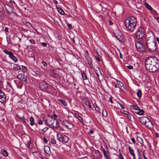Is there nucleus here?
Instances as JSON below:
<instances>
[{
	"instance_id": "052dcab7",
	"label": "nucleus",
	"mask_w": 159,
	"mask_h": 159,
	"mask_svg": "<svg viewBox=\"0 0 159 159\" xmlns=\"http://www.w3.org/2000/svg\"><path fill=\"white\" fill-rule=\"evenodd\" d=\"M124 114H125L127 116L128 115V114H129V113L128 112H127V111H124Z\"/></svg>"
},
{
	"instance_id": "9b49d317",
	"label": "nucleus",
	"mask_w": 159,
	"mask_h": 159,
	"mask_svg": "<svg viewBox=\"0 0 159 159\" xmlns=\"http://www.w3.org/2000/svg\"><path fill=\"white\" fill-rule=\"evenodd\" d=\"M114 34L115 36L119 40H120L121 38H123L122 37L123 36L122 34L121 31L119 30H116Z\"/></svg>"
},
{
	"instance_id": "473e14b6",
	"label": "nucleus",
	"mask_w": 159,
	"mask_h": 159,
	"mask_svg": "<svg viewBox=\"0 0 159 159\" xmlns=\"http://www.w3.org/2000/svg\"><path fill=\"white\" fill-rule=\"evenodd\" d=\"M16 86L18 88L21 89L22 88L23 86V84L21 82H19L18 84H16Z\"/></svg>"
},
{
	"instance_id": "6e6d98bb",
	"label": "nucleus",
	"mask_w": 159,
	"mask_h": 159,
	"mask_svg": "<svg viewBox=\"0 0 159 159\" xmlns=\"http://www.w3.org/2000/svg\"><path fill=\"white\" fill-rule=\"evenodd\" d=\"M131 140L132 141V142H133V143H135V139L134 138H131Z\"/></svg>"
},
{
	"instance_id": "4468645a",
	"label": "nucleus",
	"mask_w": 159,
	"mask_h": 159,
	"mask_svg": "<svg viewBox=\"0 0 159 159\" xmlns=\"http://www.w3.org/2000/svg\"><path fill=\"white\" fill-rule=\"evenodd\" d=\"M149 119L146 116H142L140 117L139 119L141 123L144 125L147 123V122H148V121Z\"/></svg>"
},
{
	"instance_id": "39448f33",
	"label": "nucleus",
	"mask_w": 159,
	"mask_h": 159,
	"mask_svg": "<svg viewBox=\"0 0 159 159\" xmlns=\"http://www.w3.org/2000/svg\"><path fill=\"white\" fill-rule=\"evenodd\" d=\"M146 69L151 72H154L159 69V62L155 63L154 65H145Z\"/></svg>"
},
{
	"instance_id": "79ce46f5",
	"label": "nucleus",
	"mask_w": 159,
	"mask_h": 159,
	"mask_svg": "<svg viewBox=\"0 0 159 159\" xmlns=\"http://www.w3.org/2000/svg\"><path fill=\"white\" fill-rule=\"evenodd\" d=\"M152 14L154 15V18H155V16H158V14L157 11L154 10L153 11Z\"/></svg>"
},
{
	"instance_id": "f3484780",
	"label": "nucleus",
	"mask_w": 159,
	"mask_h": 159,
	"mask_svg": "<svg viewBox=\"0 0 159 159\" xmlns=\"http://www.w3.org/2000/svg\"><path fill=\"white\" fill-rule=\"evenodd\" d=\"M44 151L48 155H50L51 154V152L50 147L48 146H46L44 148Z\"/></svg>"
},
{
	"instance_id": "4d7b16f0",
	"label": "nucleus",
	"mask_w": 159,
	"mask_h": 159,
	"mask_svg": "<svg viewBox=\"0 0 159 159\" xmlns=\"http://www.w3.org/2000/svg\"><path fill=\"white\" fill-rule=\"evenodd\" d=\"M42 63L43 64V65L45 67V66H47V63H46L45 62L43 61Z\"/></svg>"
},
{
	"instance_id": "5701e85b",
	"label": "nucleus",
	"mask_w": 159,
	"mask_h": 159,
	"mask_svg": "<svg viewBox=\"0 0 159 159\" xmlns=\"http://www.w3.org/2000/svg\"><path fill=\"white\" fill-rule=\"evenodd\" d=\"M138 111L135 112V113L139 115H143L144 113V111L143 110L140 109L138 110Z\"/></svg>"
},
{
	"instance_id": "a211bd4d",
	"label": "nucleus",
	"mask_w": 159,
	"mask_h": 159,
	"mask_svg": "<svg viewBox=\"0 0 159 159\" xmlns=\"http://www.w3.org/2000/svg\"><path fill=\"white\" fill-rule=\"evenodd\" d=\"M102 150L103 152V155L107 159H110V157L109 156L108 152H107L104 148H102Z\"/></svg>"
},
{
	"instance_id": "bb28decb",
	"label": "nucleus",
	"mask_w": 159,
	"mask_h": 159,
	"mask_svg": "<svg viewBox=\"0 0 159 159\" xmlns=\"http://www.w3.org/2000/svg\"><path fill=\"white\" fill-rule=\"evenodd\" d=\"M145 6L149 10L152 11V7L147 3H145L144 4Z\"/></svg>"
},
{
	"instance_id": "e2e57ef3",
	"label": "nucleus",
	"mask_w": 159,
	"mask_h": 159,
	"mask_svg": "<svg viewBox=\"0 0 159 159\" xmlns=\"http://www.w3.org/2000/svg\"><path fill=\"white\" fill-rule=\"evenodd\" d=\"M44 141L45 143H47L48 142V140L45 137H44Z\"/></svg>"
},
{
	"instance_id": "c9c22d12",
	"label": "nucleus",
	"mask_w": 159,
	"mask_h": 159,
	"mask_svg": "<svg viewBox=\"0 0 159 159\" xmlns=\"http://www.w3.org/2000/svg\"><path fill=\"white\" fill-rule=\"evenodd\" d=\"M131 108L134 110H138L140 109V108L139 107H138L136 105H132Z\"/></svg>"
},
{
	"instance_id": "69168bd1",
	"label": "nucleus",
	"mask_w": 159,
	"mask_h": 159,
	"mask_svg": "<svg viewBox=\"0 0 159 159\" xmlns=\"http://www.w3.org/2000/svg\"><path fill=\"white\" fill-rule=\"evenodd\" d=\"M21 119H22V121H23V122H24V123H26V121H25V119H24V118H23V117H22V118H21Z\"/></svg>"
},
{
	"instance_id": "603ef678",
	"label": "nucleus",
	"mask_w": 159,
	"mask_h": 159,
	"mask_svg": "<svg viewBox=\"0 0 159 159\" xmlns=\"http://www.w3.org/2000/svg\"><path fill=\"white\" fill-rule=\"evenodd\" d=\"M118 103L122 109L124 108V106L123 105L121 104L120 103L118 102Z\"/></svg>"
},
{
	"instance_id": "3c124183",
	"label": "nucleus",
	"mask_w": 159,
	"mask_h": 159,
	"mask_svg": "<svg viewBox=\"0 0 159 159\" xmlns=\"http://www.w3.org/2000/svg\"><path fill=\"white\" fill-rule=\"evenodd\" d=\"M44 122L45 124L47 125H48V119L45 120L44 121Z\"/></svg>"
},
{
	"instance_id": "f8f14e48",
	"label": "nucleus",
	"mask_w": 159,
	"mask_h": 159,
	"mask_svg": "<svg viewBox=\"0 0 159 159\" xmlns=\"http://www.w3.org/2000/svg\"><path fill=\"white\" fill-rule=\"evenodd\" d=\"M18 79L21 81L26 82L27 81V77L26 75L22 73L19 74L17 76Z\"/></svg>"
},
{
	"instance_id": "2f4dec72",
	"label": "nucleus",
	"mask_w": 159,
	"mask_h": 159,
	"mask_svg": "<svg viewBox=\"0 0 159 159\" xmlns=\"http://www.w3.org/2000/svg\"><path fill=\"white\" fill-rule=\"evenodd\" d=\"M3 51L5 53L9 55V57L12 54V53L11 52L7 51L6 49L3 50Z\"/></svg>"
},
{
	"instance_id": "4c0bfd02",
	"label": "nucleus",
	"mask_w": 159,
	"mask_h": 159,
	"mask_svg": "<svg viewBox=\"0 0 159 159\" xmlns=\"http://www.w3.org/2000/svg\"><path fill=\"white\" fill-rule=\"evenodd\" d=\"M87 59L89 64H91L92 61V59L90 57H88V58H87Z\"/></svg>"
},
{
	"instance_id": "5fc2aeb1",
	"label": "nucleus",
	"mask_w": 159,
	"mask_h": 159,
	"mask_svg": "<svg viewBox=\"0 0 159 159\" xmlns=\"http://www.w3.org/2000/svg\"><path fill=\"white\" fill-rule=\"evenodd\" d=\"M41 44L43 46H44V47H45L47 46V43H42Z\"/></svg>"
},
{
	"instance_id": "09e8293b",
	"label": "nucleus",
	"mask_w": 159,
	"mask_h": 159,
	"mask_svg": "<svg viewBox=\"0 0 159 159\" xmlns=\"http://www.w3.org/2000/svg\"><path fill=\"white\" fill-rule=\"evenodd\" d=\"M29 41L31 43H35L34 40L33 39H30Z\"/></svg>"
},
{
	"instance_id": "f704fd0d",
	"label": "nucleus",
	"mask_w": 159,
	"mask_h": 159,
	"mask_svg": "<svg viewBox=\"0 0 159 159\" xmlns=\"http://www.w3.org/2000/svg\"><path fill=\"white\" fill-rule=\"evenodd\" d=\"M142 92L139 89L137 93V94L138 97L140 98L141 96Z\"/></svg>"
},
{
	"instance_id": "58836bf2",
	"label": "nucleus",
	"mask_w": 159,
	"mask_h": 159,
	"mask_svg": "<svg viewBox=\"0 0 159 159\" xmlns=\"http://www.w3.org/2000/svg\"><path fill=\"white\" fill-rule=\"evenodd\" d=\"M57 116L56 115L54 114L53 116H52L49 118L52 120H53L54 119H56V118H57Z\"/></svg>"
},
{
	"instance_id": "a878e982",
	"label": "nucleus",
	"mask_w": 159,
	"mask_h": 159,
	"mask_svg": "<svg viewBox=\"0 0 159 159\" xmlns=\"http://www.w3.org/2000/svg\"><path fill=\"white\" fill-rule=\"evenodd\" d=\"M137 141L140 143L141 144H143V139L139 137H137Z\"/></svg>"
},
{
	"instance_id": "7c9ffc66",
	"label": "nucleus",
	"mask_w": 159,
	"mask_h": 159,
	"mask_svg": "<svg viewBox=\"0 0 159 159\" xmlns=\"http://www.w3.org/2000/svg\"><path fill=\"white\" fill-rule=\"evenodd\" d=\"M57 10L59 13L61 15H63L65 14L64 11L62 9L60 8H58Z\"/></svg>"
},
{
	"instance_id": "c03bdc74",
	"label": "nucleus",
	"mask_w": 159,
	"mask_h": 159,
	"mask_svg": "<svg viewBox=\"0 0 159 159\" xmlns=\"http://www.w3.org/2000/svg\"><path fill=\"white\" fill-rule=\"evenodd\" d=\"M119 157L120 159H124L123 155L121 153L119 154Z\"/></svg>"
},
{
	"instance_id": "bf43d9fd",
	"label": "nucleus",
	"mask_w": 159,
	"mask_h": 159,
	"mask_svg": "<svg viewBox=\"0 0 159 159\" xmlns=\"http://www.w3.org/2000/svg\"><path fill=\"white\" fill-rule=\"evenodd\" d=\"M118 84L121 87H122L123 86L122 84L120 81L119 82V83H118Z\"/></svg>"
},
{
	"instance_id": "680f3d73",
	"label": "nucleus",
	"mask_w": 159,
	"mask_h": 159,
	"mask_svg": "<svg viewBox=\"0 0 159 159\" xmlns=\"http://www.w3.org/2000/svg\"><path fill=\"white\" fill-rule=\"evenodd\" d=\"M109 101L111 103H113V101H112V98L110 97L109 98Z\"/></svg>"
},
{
	"instance_id": "774afa93",
	"label": "nucleus",
	"mask_w": 159,
	"mask_h": 159,
	"mask_svg": "<svg viewBox=\"0 0 159 159\" xmlns=\"http://www.w3.org/2000/svg\"><path fill=\"white\" fill-rule=\"evenodd\" d=\"M80 159H89L86 157H84L81 158Z\"/></svg>"
},
{
	"instance_id": "4be33fe9",
	"label": "nucleus",
	"mask_w": 159,
	"mask_h": 159,
	"mask_svg": "<svg viewBox=\"0 0 159 159\" xmlns=\"http://www.w3.org/2000/svg\"><path fill=\"white\" fill-rule=\"evenodd\" d=\"M83 80H85L87 82L89 83V81L87 80V77L86 74L84 73H82L81 74Z\"/></svg>"
},
{
	"instance_id": "13d9d810",
	"label": "nucleus",
	"mask_w": 159,
	"mask_h": 159,
	"mask_svg": "<svg viewBox=\"0 0 159 159\" xmlns=\"http://www.w3.org/2000/svg\"><path fill=\"white\" fill-rule=\"evenodd\" d=\"M5 30L6 32H8V28L7 27H6L5 28Z\"/></svg>"
},
{
	"instance_id": "49530a36",
	"label": "nucleus",
	"mask_w": 159,
	"mask_h": 159,
	"mask_svg": "<svg viewBox=\"0 0 159 159\" xmlns=\"http://www.w3.org/2000/svg\"><path fill=\"white\" fill-rule=\"evenodd\" d=\"M127 68L130 70L132 69L133 68V66H127Z\"/></svg>"
},
{
	"instance_id": "864d4df0",
	"label": "nucleus",
	"mask_w": 159,
	"mask_h": 159,
	"mask_svg": "<svg viewBox=\"0 0 159 159\" xmlns=\"http://www.w3.org/2000/svg\"><path fill=\"white\" fill-rule=\"evenodd\" d=\"M155 19H156L157 21L158 22H159V17H157V16H155Z\"/></svg>"
},
{
	"instance_id": "72a5a7b5",
	"label": "nucleus",
	"mask_w": 159,
	"mask_h": 159,
	"mask_svg": "<svg viewBox=\"0 0 159 159\" xmlns=\"http://www.w3.org/2000/svg\"><path fill=\"white\" fill-rule=\"evenodd\" d=\"M102 115L105 117H106L107 115V112L105 109H103L102 111Z\"/></svg>"
},
{
	"instance_id": "9d476101",
	"label": "nucleus",
	"mask_w": 159,
	"mask_h": 159,
	"mask_svg": "<svg viewBox=\"0 0 159 159\" xmlns=\"http://www.w3.org/2000/svg\"><path fill=\"white\" fill-rule=\"evenodd\" d=\"M92 156L94 159H100V155L99 152L98 150L93 151L92 152Z\"/></svg>"
},
{
	"instance_id": "2eb2a0df",
	"label": "nucleus",
	"mask_w": 159,
	"mask_h": 159,
	"mask_svg": "<svg viewBox=\"0 0 159 159\" xmlns=\"http://www.w3.org/2000/svg\"><path fill=\"white\" fill-rule=\"evenodd\" d=\"M145 126L148 129H152L153 128V124L152 121H151L149 119L148 121L145 124Z\"/></svg>"
},
{
	"instance_id": "ea45409f",
	"label": "nucleus",
	"mask_w": 159,
	"mask_h": 159,
	"mask_svg": "<svg viewBox=\"0 0 159 159\" xmlns=\"http://www.w3.org/2000/svg\"><path fill=\"white\" fill-rule=\"evenodd\" d=\"M84 102L85 105L86 106H88L89 104V103H90L89 101V100L86 99L85 101Z\"/></svg>"
},
{
	"instance_id": "37998d69",
	"label": "nucleus",
	"mask_w": 159,
	"mask_h": 159,
	"mask_svg": "<svg viewBox=\"0 0 159 159\" xmlns=\"http://www.w3.org/2000/svg\"><path fill=\"white\" fill-rule=\"evenodd\" d=\"M48 128L47 127H46L43 129L42 132L44 133L48 130Z\"/></svg>"
},
{
	"instance_id": "8fccbe9b",
	"label": "nucleus",
	"mask_w": 159,
	"mask_h": 159,
	"mask_svg": "<svg viewBox=\"0 0 159 159\" xmlns=\"http://www.w3.org/2000/svg\"><path fill=\"white\" fill-rule=\"evenodd\" d=\"M43 122V121L41 120H39L38 121V124L39 125L42 124Z\"/></svg>"
},
{
	"instance_id": "6ab92c4d",
	"label": "nucleus",
	"mask_w": 159,
	"mask_h": 159,
	"mask_svg": "<svg viewBox=\"0 0 159 159\" xmlns=\"http://www.w3.org/2000/svg\"><path fill=\"white\" fill-rule=\"evenodd\" d=\"M58 101L59 102L58 103L59 104L61 103L65 107L67 105V103L65 99H58Z\"/></svg>"
},
{
	"instance_id": "b1692460",
	"label": "nucleus",
	"mask_w": 159,
	"mask_h": 159,
	"mask_svg": "<svg viewBox=\"0 0 159 159\" xmlns=\"http://www.w3.org/2000/svg\"><path fill=\"white\" fill-rule=\"evenodd\" d=\"M128 149L130 153L132 156H134L135 155V154L134 153V150L132 149L131 147L130 146H129L128 147Z\"/></svg>"
},
{
	"instance_id": "6e6552de",
	"label": "nucleus",
	"mask_w": 159,
	"mask_h": 159,
	"mask_svg": "<svg viewBox=\"0 0 159 159\" xmlns=\"http://www.w3.org/2000/svg\"><path fill=\"white\" fill-rule=\"evenodd\" d=\"M57 136L59 140L61 142L67 143L68 141L69 138L66 135L58 134Z\"/></svg>"
},
{
	"instance_id": "0eeeda50",
	"label": "nucleus",
	"mask_w": 159,
	"mask_h": 159,
	"mask_svg": "<svg viewBox=\"0 0 159 159\" xmlns=\"http://www.w3.org/2000/svg\"><path fill=\"white\" fill-rule=\"evenodd\" d=\"M147 46L150 51H155L156 49V43L154 40L149 42H147Z\"/></svg>"
},
{
	"instance_id": "c85d7f7f",
	"label": "nucleus",
	"mask_w": 159,
	"mask_h": 159,
	"mask_svg": "<svg viewBox=\"0 0 159 159\" xmlns=\"http://www.w3.org/2000/svg\"><path fill=\"white\" fill-rule=\"evenodd\" d=\"M1 152L2 154L4 156H7L8 153L7 151L4 150H1Z\"/></svg>"
},
{
	"instance_id": "a18cd8bd",
	"label": "nucleus",
	"mask_w": 159,
	"mask_h": 159,
	"mask_svg": "<svg viewBox=\"0 0 159 159\" xmlns=\"http://www.w3.org/2000/svg\"><path fill=\"white\" fill-rule=\"evenodd\" d=\"M67 26L70 29H72V25L71 24H67Z\"/></svg>"
},
{
	"instance_id": "f257e3e1",
	"label": "nucleus",
	"mask_w": 159,
	"mask_h": 159,
	"mask_svg": "<svg viewBox=\"0 0 159 159\" xmlns=\"http://www.w3.org/2000/svg\"><path fill=\"white\" fill-rule=\"evenodd\" d=\"M125 23L126 29L129 32H133L135 29L137 20L133 16L128 17L125 20Z\"/></svg>"
},
{
	"instance_id": "338daca9",
	"label": "nucleus",
	"mask_w": 159,
	"mask_h": 159,
	"mask_svg": "<svg viewBox=\"0 0 159 159\" xmlns=\"http://www.w3.org/2000/svg\"><path fill=\"white\" fill-rule=\"evenodd\" d=\"M157 41L158 42V43L159 44V39L158 37H156V38Z\"/></svg>"
},
{
	"instance_id": "cd10ccee",
	"label": "nucleus",
	"mask_w": 159,
	"mask_h": 159,
	"mask_svg": "<svg viewBox=\"0 0 159 159\" xmlns=\"http://www.w3.org/2000/svg\"><path fill=\"white\" fill-rule=\"evenodd\" d=\"M30 125L33 126L34 123V119L33 117H31L30 118Z\"/></svg>"
},
{
	"instance_id": "20e7f679",
	"label": "nucleus",
	"mask_w": 159,
	"mask_h": 159,
	"mask_svg": "<svg viewBox=\"0 0 159 159\" xmlns=\"http://www.w3.org/2000/svg\"><path fill=\"white\" fill-rule=\"evenodd\" d=\"M144 34V28L142 27L139 28L136 33V35L138 40H145Z\"/></svg>"
},
{
	"instance_id": "a19ab883",
	"label": "nucleus",
	"mask_w": 159,
	"mask_h": 159,
	"mask_svg": "<svg viewBox=\"0 0 159 159\" xmlns=\"http://www.w3.org/2000/svg\"><path fill=\"white\" fill-rule=\"evenodd\" d=\"M99 71H100L99 70L98 71L97 70H95V73H96L99 80V73L100 74H101V72Z\"/></svg>"
},
{
	"instance_id": "de8ad7c7",
	"label": "nucleus",
	"mask_w": 159,
	"mask_h": 159,
	"mask_svg": "<svg viewBox=\"0 0 159 159\" xmlns=\"http://www.w3.org/2000/svg\"><path fill=\"white\" fill-rule=\"evenodd\" d=\"M127 116V117L128 119L129 120V121H131L130 115L129 114H128V115Z\"/></svg>"
},
{
	"instance_id": "393cba45",
	"label": "nucleus",
	"mask_w": 159,
	"mask_h": 159,
	"mask_svg": "<svg viewBox=\"0 0 159 159\" xmlns=\"http://www.w3.org/2000/svg\"><path fill=\"white\" fill-rule=\"evenodd\" d=\"M75 116L78 118V119L79 120V121L80 122H83V119L79 115L77 114H75Z\"/></svg>"
},
{
	"instance_id": "c756f323",
	"label": "nucleus",
	"mask_w": 159,
	"mask_h": 159,
	"mask_svg": "<svg viewBox=\"0 0 159 159\" xmlns=\"http://www.w3.org/2000/svg\"><path fill=\"white\" fill-rule=\"evenodd\" d=\"M8 8H7L6 10L7 12L9 13H11L13 12L11 7L9 6H7Z\"/></svg>"
},
{
	"instance_id": "1a4fd4ad",
	"label": "nucleus",
	"mask_w": 159,
	"mask_h": 159,
	"mask_svg": "<svg viewBox=\"0 0 159 159\" xmlns=\"http://www.w3.org/2000/svg\"><path fill=\"white\" fill-rule=\"evenodd\" d=\"M39 85L40 89L44 91L47 90L48 88V84L45 82L41 81L39 83Z\"/></svg>"
},
{
	"instance_id": "e433bc0d",
	"label": "nucleus",
	"mask_w": 159,
	"mask_h": 159,
	"mask_svg": "<svg viewBox=\"0 0 159 159\" xmlns=\"http://www.w3.org/2000/svg\"><path fill=\"white\" fill-rule=\"evenodd\" d=\"M50 143L53 144H56V141L53 138H51L50 140Z\"/></svg>"
},
{
	"instance_id": "412c9836",
	"label": "nucleus",
	"mask_w": 159,
	"mask_h": 159,
	"mask_svg": "<svg viewBox=\"0 0 159 159\" xmlns=\"http://www.w3.org/2000/svg\"><path fill=\"white\" fill-rule=\"evenodd\" d=\"M13 68L16 70H19L21 69L20 67L17 64H14L13 65Z\"/></svg>"
},
{
	"instance_id": "aec40b11",
	"label": "nucleus",
	"mask_w": 159,
	"mask_h": 159,
	"mask_svg": "<svg viewBox=\"0 0 159 159\" xmlns=\"http://www.w3.org/2000/svg\"><path fill=\"white\" fill-rule=\"evenodd\" d=\"M9 57L15 62L17 61V58L15 56L13 53Z\"/></svg>"
},
{
	"instance_id": "423d86ee",
	"label": "nucleus",
	"mask_w": 159,
	"mask_h": 159,
	"mask_svg": "<svg viewBox=\"0 0 159 159\" xmlns=\"http://www.w3.org/2000/svg\"><path fill=\"white\" fill-rule=\"evenodd\" d=\"M159 62L157 58L153 56H151L147 58L145 62V65H154L155 63Z\"/></svg>"
},
{
	"instance_id": "ddd939ff",
	"label": "nucleus",
	"mask_w": 159,
	"mask_h": 159,
	"mask_svg": "<svg viewBox=\"0 0 159 159\" xmlns=\"http://www.w3.org/2000/svg\"><path fill=\"white\" fill-rule=\"evenodd\" d=\"M62 123L66 128L69 129H71L73 128V124L71 123H69L67 120L64 121L62 122Z\"/></svg>"
},
{
	"instance_id": "7ed1b4c3",
	"label": "nucleus",
	"mask_w": 159,
	"mask_h": 159,
	"mask_svg": "<svg viewBox=\"0 0 159 159\" xmlns=\"http://www.w3.org/2000/svg\"><path fill=\"white\" fill-rule=\"evenodd\" d=\"M143 41L136 40L135 41L136 48L139 52H142L145 50V48L143 45V44L144 43Z\"/></svg>"
},
{
	"instance_id": "dca6fc26",
	"label": "nucleus",
	"mask_w": 159,
	"mask_h": 159,
	"mask_svg": "<svg viewBox=\"0 0 159 159\" xmlns=\"http://www.w3.org/2000/svg\"><path fill=\"white\" fill-rule=\"evenodd\" d=\"M6 96L4 93L1 90H0V102H4L6 100Z\"/></svg>"
},
{
	"instance_id": "0e129e2a",
	"label": "nucleus",
	"mask_w": 159,
	"mask_h": 159,
	"mask_svg": "<svg viewBox=\"0 0 159 159\" xmlns=\"http://www.w3.org/2000/svg\"><path fill=\"white\" fill-rule=\"evenodd\" d=\"M108 22L110 25H111L112 24V22L110 20H108Z\"/></svg>"
},
{
	"instance_id": "f03ea898",
	"label": "nucleus",
	"mask_w": 159,
	"mask_h": 159,
	"mask_svg": "<svg viewBox=\"0 0 159 159\" xmlns=\"http://www.w3.org/2000/svg\"><path fill=\"white\" fill-rule=\"evenodd\" d=\"M48 125L54 130L57 129L59 127L58 121L55 119L53 120L51 119L50 118L48 119Z\"/></svg>"
}]
</instances>
